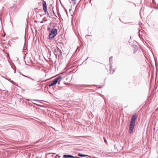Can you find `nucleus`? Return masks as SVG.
Returning <instances> with one entry per match:
<instances>
[{
    "label": "nucleus",
    "instance_id": "obj_5",
    "mask_svg": "<svg viewBox=\"0 0 158 158\" xmlns=\"http://www.w3.org/2000/svg\"><path fill=\"white\" fill-rule=\"evenodd\" d=\"M42 5L43 10L44 12L46 13L47 12V7L46 2L45 1L43 0H42Z\"/></svg>",
    "mask_w": 158,
    "mask_h": 158
},
{
    "label": "nucleus",
    "instance_id": "obj_13",
    "mask_svg": "<svg viewBox=\"0 0 158 158\" xmlns=\"http://www.w3.org/2000/svg\"><path fill=\"white\" fill-rule=\"evenodd\" d=\"M33 103L35 104H36V105H37V104L36 103H35V102H33Z\"/></svg>",
    "mask_w": 158,
    "mask_h": 158
},
{
    "label": "nucleus",
    "instance_id": "obj_7",
    "mask_svg": "<svg viewBox=\"0 0 158 158\" xmlns=\"http://www.w3.org/2000/svg\"><path fill=\"white\" fill-rule=\"evenodd\" d=\"M70 157V158H75V157L70 155H64L63 156V157L64 158H66V157Z\"/></svg>",
    "mask_w": 158,
    "mask_h": 158
},
{
    "label": "nucleus",
    "instance_id": "obj_4",
    "mask_svg": "<svg viewBox=\"0 0 158 158\" xmlns=\"http://www.w3.org/2000/svg\"><path fill=\"white\" fill-rule=\"evenodd\" d=\"M112 56H111L109 58V63H110V73H111L113 74L114 72V69H112V64L113 63L112 62Z\"/></svg>",
    "mask_w": 158,
    "mask_h": 158
},
{
    "label": "nucleus",
    "instance_id": "obj_8",
    "mask_svg": "<svg viewBox=\"0 0 158 158\" xmlns=\"http://www.w3.org/2000/svg\"><path fill=\"white\" fill-rule=\"evenodd\" d=\"M23 76L24 77H27V78H29L31 79V80H34H34H35L34 79H32V78H30V77H27V76H24V75H23Z\"/></svg>",
    "mask_w": 158,
    "mask_h": 158
},
{
    "label": "nucleus",
    "instance_id": "obj_11",
    "mask_svg": "<svg viewBox=\"0 0 158 158\" xmlns=\"http://www.w3.org/2000/svg\"><path fill=\"white\" fill-rule=\"evenodd\" d=\"M104 141L105 142V143H106V140L105 139V138H104Z\"/></svg>",
    "mask_w": 158,
    "mask_h": 158
},
{
    "label": "nucleus",
    "instance_id": "obj_12",
    "mask_svg": "<svg viewBox=\"0 0 158 158\" xmlns=\"http://www.w3.org/2000/svg\"><path fill=\"white\" fill-rule=\"evenodd\" d=\"M33 103L35 104H36V105H37V104L36 103H35V102H33Z\"/></svg>",
    "mask_w": 158,
    "mask_h": 158
},
{
    "label": "nucleus",
    "instance_id": "obj_9",
    "mask_svg": "<svg viewBox=\"0 0 158 158\" xmlns=\"http://www.w3.org/2000/svg\"><path fill=\"white\" fill-rule=\"evenodd\" d=\"M78 156H82L83 154H81L80 153H78Z\"/></svg>",
    "mask_w": 158,
    "mask_h": 158
},
{
    "label": "nucleus",
    "instance_id": "obj_16",
    "mask_svg": "<svg viewBox=\"0 0 158 158\" xmlns=\"http://www.w3.org/2000/svg\"><path fill=\"white\" fill-rule=\"evenodd\" d=\"M11 82H14V81H11Z\"/></svg>",
    "mask_w": 158,
    "mask_h": 158
},
{
    "label": "nucleus",
    "instance_id": "obj_15",
    "mask_svg": "<svg viewBox=\"0 0 158 158\" xmlns=\"http://www.w3.org/2000/svg\"><path fill=\"white\" fill-rule=\"evenodd\" d=\"M32 100L33 101H35V102L37 101V100Z\"/></svg>",
    "mask_w": 158,
    "mask_h": 158
},
{
    "label": "nucleus",
    "instance_id": "obj_6",
    "mask_svg": "<svg viewBox=\"0 0 158 158\" xmlns=\"http://www.w3.org/2000/svg\"><path fill=\"white\" fill-rule=\"evenodd\" d=\"M135 126H131L130 125L129 126V133L131 134V133L133 131V130L134 129V127Z\"/></svg>",
    "mask_w": 158,
    "mask_h": 158
},
{
    "label": "nucleus",
    "instance_id": "obj_2",
    "mask_svg": "<svg viewBox=\"0 0 158 158\" xmlns=\"http://www.w3.org/2000/svg\"><path fill=\"white\" fill-rule=\"evenodd\" d=\"M62 77L60 76H59L56 78L49 85V86H52L56 84L57 82H58V84L61 80Z\"/></svg>",
    "mask_w": 158,
    "mask_h": 158
},
{
    "label": "nucleus",
    "instance_id": "obj_3",
    "mask_svg": "<svg viewBox=\"0 0 158 158\" xmlns=\"http://www.w3.org/2000/svg\"><path fill=\"white\" fill-rule=\"evenodd\" d=\"M137 117V116L135 114H134L131 118L130 122V125L131 126H135V120Z\"/></svg>",
    "mask_w": 158,
    "mask_h": 158
},
{
    "label": "nucleus",
    "instance_id": "obj_1",
    "mask_svg": "<svg viewBox=\"0 0 158 158\" xmlns=\"http://www.w3.org/2000/svg\"><path fill=\"white\" fill-rule=\"evenodd\" d=\"M57 30L56 28H53L51 31L48 37L49 39H52L57 35Z\"/></svg>",
    "mask_w": 158,
    "mask_h": 158
},
{
    "label": "nucleus",
    "instance_id": "obj_17",
    "mask_svg": "<svg viewBox=\"0 0 158 158\" xmlns=\"http://www.w3.org/2000/svg\"><path fill=\"white\" fill-rule=\"evenodd\" d=\"M90 1H91V0H89V2H90Z\"/></svg>",
    "mask_w": 158,
    "mask_h": 158
},
{
    "label": "nucleus",
    "instance_id": "obj_10",
    "mask_svg": "<svg viewBox=\"0 0 158 158\" xmlns=\"http://www.w3.org/2000/svg\"><path fill=\"white\" fill-rule=\"evenodd\" d=\"M88 156V155H83L82 156Z\"/></svg>",
    "mask_w": 158,
    "mask_h": 158
},
{
    "label": "nucleus",
    "instance_id": "obj_14",
    "mask_svg": "<svg viewBox=\"0 0 158 158\" xmlns=\"http://www.w3.org/2000/svg\"><path fill=\"white\" fill-rule=\"evenodd\" d=\"M50 28L49 27L48 28V30H50Z\"/></svg>",
    "mask_w": 158,
    "mask_h": 158
}]
</instances>
